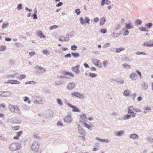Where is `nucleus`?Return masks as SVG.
I'll return each mask as SVG.
<instances>
[{
  "label": "nucleus",
  "instance_id": "1",
  "mask_svg": "<svg viewBox=\"0 0 153 153\" xmlns=\"http://www.w3.org/2000/svg\"><path fill=\"white\" fill-rule=\"evenodd\" d=\"M32 101L36 105L42 104L45 102V100L42 97L36 96H32Z\"/></svg>",
  "mask_w": 153,
  "mask_h": 153
},
{
  "label": "nucleus",
  "instance_id": "2",
  "mask_svg": "<svg viewBox=\"0 0 153 153\" xmlns=\"http://www.w3.org/2000/svg\"><path fill=\"white\" fill-rule=\"evenodd\" d=\"M8 109L11 112L17 114H21V111L19 107L17 105H14L10 104L8 105Z\"/></svg>",
  "mask_w": 153,
  "mask_h": 153
},
{
  "label": "nucleus",
  "instance_id": "3",
  "mask_svg": "<svg viewBox=\"0 0 153 153\" xmlns=\"http://www.w3.org/2000/svg\"><path fill=\"white\" fill-rule=\"evenodd\" d=\"M39 144L37 141H34L32 143L30 147V149L32 151H36L39 150Z\"/></svg>",
  "mask_w": 153,
  "mask_h": 153
},
{
  "label": "nucleus",
  "instance_id": "4",
  "mask_svg": "<svg viewBox=\"0 0 153 153\" xmlns=\"http://www.w3.org/2000/svg\"><path fill=\"white\" fill-rule=\"evenodd\" d=\"M128 114L130 115L132 117H135L136 114L133 111V106L132 105L128 106Z\"/></svg>",
  "mask_w": 153,
  "mask_h": 153
},
{
  "label": "nucleus",
  "instance_id": "5",
  "mask_svg": "<svg viewBox=\"0 0 153 153\" xmlns=\"http://www.w3.org/2000/svg\"><path fill=\"white\" fill-rule=\"evenodd\" d=\"M19 148V146L18 143H13L11 144L10 146V150L12 151H14L17 150Z\"/></svg>",
  "mask_w": 153,
  "mask_h": 153
},
{
  "label": "nucleus",
  "instance_id": "6",
  "mask_svg": "<svg viewBox=\"0 0 153 153\" xmlns=\"http://www.w3.org/2000/svg\"><path fill=\"white\" fill-rule=\"evenodd\" d=\"M73 120L71 114L68 113L64 119V121L67 123H70L72 122Z\"/></svg>",
  "mask_w": 153,
  "mask_h": 153
},
{
  "label": "nucleus",
  "instance_id": "7",
  "mask_svg": "<svg viewBox=\"0 0 153 153\" xmlns=\"http://www.w3.org/2000/svg\"><path fill=\"white\" fill-rule=\"evenodd\" d=\"M71 95L77 97L79 98L83 99L84 97V95L80 93L75 92L71 93Z\"/></svg>",
  "mask_w": 153,
  "mask_h": 153
},
{
  "label": "nucleus",
  "instance_id": "8",
  "mask_svg": "<svg viewBox=\"0 0 153 153\" xmlns=\"http://www.w3.org/2000/svg\"><path fill=\"white\" fill-rule=\"evenodd\" d=\"M76 86V83L74 82H71L69 83L67 86V88L69 90L72 91Z\"/></svg>",
  "mask_w": 153,
  "mask_h": 153
},
{
  "label": "nucleus",
  "instance_id": "9",
  "mask_svg": "<svg viewBox=\"0 0 153 153\" xmlns=\"http://www.w3.org/2000/svg\"><path fill=\"white\" fill-rule=\"evenodd\" d=\"M85 20L82 17H80V24L82 25H84L85 22H86L88 24H89L90 19L87 17L85 18Z\"/></svg>",
  "mask_w": 153,
  "mask_h": 153
},
{
  "label": "nucleus",
  "instance_id": "10",
  "mask_svg": "<svg viewBox=\"0 0 153 153\" xmlns=\"http://www.w3.org/2000/svg\"><path fill=\"white\" fill-rule=\"evenodd\" d=\"M11 94V93L9 91H1V96L4 97H9Z\"/></svg>",
  "mask_w": 153,
  "mask_h": 153
},
{
  "label": "nucleus",
  "instance_id": "11",
  "mask_svg": "<svg viewBox=\"0 0 153 153\" xmlns=\"http://www.w3.org/2000/svg\"><path fill=\"white\" fill-rule=\"evenodd\" d=\"M95 139L98 141L102 143H108L110 142V140L108 139H101L98 137H96L95 138Z\"/></svg>",
  "mask_w": 153,
  "mask_h": 153
},
{
  "label": "nucleus",
  "instance_id": "12",
  "mask_svg": "<svg viewBox=\"0 0 153 153\" xmlns=\"http://www.w3.org/2000/svg\"><path fill=\"white\" fill-rule=\"evenodd\" d=\"M78 128L79 132L81 135H85L86 134L85 131L80 125H78Z\"/></svg>",
  "mask_w": 153,
  "mask_h": 153
},
{
  "label": "nucleus",
  "instance_id": "13",
  "mask_svg": "<svg viewBox=\"0 0 153 153\" xmlns=\"http://www.w3.org/2000/svg\"><path fill=\"white\" fill-rule=\"evenodd\" d=\"M67 105L70 108H72V111L73 112H80V110L77 107L74 106H73L69 103H68Z\"/></svg>",
  "mask_w": 153,
  "mask_h": 153
},
{
  "label": "nucleus",
  "instance_id": "14",
  "mask_svg": "<svg viewBox=\"0 0 153 153\" xmlns=\"http://www.w3.org/2000/svg\"><path fill=\"white\" fill-rule=\"evenodd\" d=\"M35 68L40 73H43L45 72V69L40 66H36Z\"/></svg>",
  "mask_w": 153,
  "mask_h": 153
},
{
  "label": "nucleus",
  "instance_id": "15",
  "mask_svg": "<svg viewBox=\"0 0 153 153\" xmlns=\"http://www.w3.org/2000/svg\"><path fill=\"white\" fill-rule=\"evenodd\" d=\"M80 67V65H77L74 67L72 68L71 70L75 73L77 74H79L80 73V71L79 70Z\"/></svg>",
  "mask_w": 153,
  "mask_h": 153
},
{
  "label": "nucleus",
  "instance_id": "16",
  "mask_svg": "<svg viewBox=\"0 0 153 153\" xmlns=\"http://www.w3.org/2000/svg\"><path fill=\"white\" fill-rule=\"evenodd\" d=\"M2 22L1 24V28L2 29H5L8 27L9 26V23L7 22H2V20H1V22Z\"/></svg>",
  "mask_w": 153,
  "mask_h": 153
},
{
  "label": "nucleus",
  "instance_id": "17",
  "mask_svg": "<svg viewBox=\"0 0 153 153\" xmlns=\"http://www.w3.org/2000/svg\"><path fill=\"white\" fill-rule=\"evenodd\" d=\"M137 75L135 72L132 73L129 75L130 78L133 81H135L137 79Z\"/></svg>",
  "mask_w": 153,
  "mask_h": 153
},
{
  "label": "nucleus",
  "instance_id": "18",
  "mask_svg": "<svg viewBox=\"0 0 153 153\" xmlns=\"http://www.w3.org/2000/svg\"><path fill=\"white\" fill-rule=\"evenodd\" d=\"M36 35L39 36L41 39H44L46 37V36L43 33L41 30H38L36 32Z\"/></svg>",
  "mask_w": 153,
  "mask_h": 153
},
{
  "label": "nucleus",
  "instance_id": "19",
  "mask_svg": "<svg viewBox=\"0 0 153 153\" xmlns=\"http://www.w3.org/2000/svg\"><path fill=\"white\" fill-rule=\"evenodd\" d=\"M122 33V32H120L119 33H117L115 32H113L111 34V37L114 39L117 38Z\"/></svg>",
  "mask_w": 153,
  "mask_h": 153
},
{
  "label": "nucleus",
  "instance_id": "20",
  "mask_svg": "<svg viewBox=\"0 0 153 153\" xmlns=\"http://www.w3.org/2000/svg\"><path fill=\"white\" fill-rule=\"evenodd\" d=\"M129 137L130 138L134 140L138 138V137L137 134L135 133H133L130 134L129 135Z\"/></svg>",
  "mask_w": 153,
  "mask_h": 153
},
{
  "label": "nucleus",
  "instance_id": "21",
  "mask_svg": "<svg viewBox=\"0 0 153 153\" xmlns=\"http://www.w3.org/2000/svg\"><path fill=\"white\" fill-rule=\"evenodd\" d=\"M124 131L123 130H121L115 132L114 134L115 136L118 137H121L123 134Z\"/></svg>",
  "mask_w": 153,
  "mask_h": 153
},
{
  "label": "nucleus",
  "instance_id": "22",
  "mask_svg": "<svg viewBox=\"0 0 153 153\" xmlns=\"http://www.w3.org/2000/svg\"><path fill=\"white\" fill-rule=\"evenodd\" d=\"M64 74L66 76V78L69 79V77L67 76H68L73 77L74 76V74L71 72H68L67 71H65L64 72Z\"/></svg>",
  "mask_w": 153,
  "mask_h": 153
},
{
  "label": "nucleus",
  "instance_id": "23",
  "mask_svg": "<svg viewBox=\"0 0 153 153\" xmlns=\"http://www.w3.org/2000/svg\"><path fill=\"white\" fill-rule=\"evenodd\" d=\"M7 121L9 123L13 124H16L19 123L18 120L15 119H13L12 118L8 119Z\"/></svg>",
  "mask_w": 153,
  "mask_h": 153
},
{
  "label": "nucleus",
  "instance_id": "24",
  "mask_svg": "<svg viewBox=\"0 0 153 153\" xmlns=\"http://www.w3.org/2000/svg\"><path fill=\"white\" fill-rule=\"evenodd\" d=\"M80 120L81 121L83 122H86V117L85 115L84 114H82L80 115Z\"/></svg>",
  "mask_w": 153,
  "mask_h": 153
},
{
  "label": "nucleus",
  "instance_id": "25",
  "mask_svg": "<svg viewBox=\"0 0 153 153\" xmlns=\"http://www.w3.org/2000/svg\"><path fill=\"white\" fill-rule=\"evenodd\" d=\"M123 94L126 97H128L130 95V91L129 90H125L123 92Z\"/></svg>",
  "mask_w": 153,
  "mask_h": 153
},
{
  "label": "nucleus",
  "instance_id": "26",
  "mask_svg": "<svg viewBox=\"0 0 153 153\" xmlns=\"http://www.w3.org/2000/svg\"><path fill=\"white\" fill-rule=\"evenodd\" d=\"M142 89L144 90H146L148 88V85L146 82H143L141 85Z\"/></svg>",
  "mask_w": 153,
  "mask_h": 153
},
{
  "label": "nucleus",
  "instance_id": "27",
  "mask_svg": "<svg viewBox=\"0 0 153 153\" xmlns=\"http://www.w3.org/2000/svg\"><path fill=\"white\" fill-rule=\"evenodd\" d=\"M152 44L153 43H151L150 41H148L144 42L143 44L142 45L149 47H152Z\"/></svg>",
  "mask_w": 153,
  "mask_h": 153
},
{
  "label": "nucleus",
  "instance_id": "28",
  "mask_svg": "<svg viewBox=\"0 0 153 153\" xmlns=\"http://www.w3.org/2000/svg\"><path fill=\"white\" fill-rule=\"evenodd\" d=\"M125 50L124 47H120L119 48H116L115 52L117 53H119L121 51H123Z\"/></svg>",
  "mask_w": 153,
  "mask_h": 153
},
{
  "label": "nucleus",
  "instance_id": "29",
  "mask_svg": "<svg viewBox=\"0 0 153 153\" xmlns=\"http://www.w3.org/2000/svg\"><path fill=\"white\" fill-rule=\"evenodd\" d=\"M106 22L105 18L104 17H102L100 19V26L103 25Z\"/></svg>",
  "mask_w": 153,
  "mask_h": 153
},
{
  "label": "nucleus",
  "instance_id": "30",
  "mask_svg": "<svg viewBox=\"0 0 153 153\" xmlns=\"http://www.w3.org/2000/svg\"><path fill=\"white\" fill-rule=\"evenodd\" d=\"M125 28L126 29H129L134 28V27L130 23H126L125 24Z\"/></svg>",
  "mask_w": 153,
  "mask_h": 153
},
{
  "label": "nucleus",
  "instance_id": "31",
  "mask_svg": "<svg viewBox=\"0 0 153 153\" xmlns=\"http://www.w3.org/2000/svg\"><path fill=\"white\" fill-rule=\"evenodd\" d=\"M143 109L144 110V113L146 114L148 112H150V111L151 110V108L149 106H147L144 107Z\"/></svg>",
  "mask_w": 153,
  "mask_h": 153
},
{
  "label": "nucleus",
  "instance_id": "32",
  "mask_svg": "<svg viewBox=\"0 0 153 153\" xmlns=\"http://www.w3.org/2000/svg\"><path fill=\"white\" fill-rule=\"evenodd\" d=\"M18 79L19 80H22L25 79L26 77V76L25 74H21L17 76Z\"/></svg>",
  "mask_w": 153,
  "mask_h": 153
},
{
  "label": "nucleus",
  "instance_id": "33",
  "mask_svg": "<svg viewBox=\"0 0 153 153\" xmlns=\"http://www.w3.org/2000/svg\"><path fill=\"white\" fill-rule=\"evenodd\" d=\"M82 126L88 128L90 130H92V127L90 125L86 123L85 122L84 123Z\"/></svg>",
  "mask_w": 153,
  "mask_h": 153
},
{
  "label": "nucleus",
  "instance_id": "34",
  "mask_svg": "<svg viewBox=\"0 0 153 153\" xmlns=\"http://www.w3.org/2000/svg\"><path fill=\"white\" fill-rule=\"evenodd\" d=\"M22 133V131H20L18 132H17L16 133V135L15 137H14V139H17L19 137L21 136Z\"/></svg>",
  "mask_w": 153,
  "mask_h": 153
},
{
  "label": "nucleus",
  "instance_id": "35",
  "mask_svg": "<svg viewBox=\"0 0 153 153\" xmlns=\"http://www.w3.org/2000/svg\"><path fill=\"white\" fill-rule=\"evenodd\" d=\"M122 66L124 68L127 69H129L131 68L130 65L126 63L123 64Z\"/></svg>",
  "mask_w": 153,
  "mask_h": 153
},
{
  "label": "nucleus",
  "instance_id": "36",
  "mask_svg": "<svg viewBox=\"0 0 153 153\" xmlns=\"http://www.w3.org/2000/svg\"><path fill=\"white\" fill-rule=\"evenodd\" d=\"M17 74H18L17 73H15L12 74H9L7 75V77L8 78H13L16 77V75Z\"/></svg>",
  "mask_w": 153,
  "mask_h": 153
},
{
  "label": "nucleus",
  "instance_id": "37",
  "mask_svg": "<svg viewBox=\"0 0 153 153\" xmlns=\"http://www.w3.org/2000/svg\"><path fill=\"white\" fill-rule=\"evenodd\" d=\"M88 74L90 76L93 78H95L97 76V74L96 73L89 72Z\"/></svg>",
  "mask_w": 153,
  "mask_h": 153
},
{
  "label": "nucleus",
  "instance_id": "38",
  "mask_svg": "<svg viewBox=\"0 0 153 153\" xmlns=\"http://www.w3.org/2000/svg\"><path fill=\"white\" fill-rule=\"evenodd\" d=\"M135 53L137 55H146V53L144 52H141L139 51H137L135 52Z\"/></svg>",
  "mask_w": 153,
  "mask_h": 153
},
{
  "label": "nucleus",
  "instance_id": "39",
  "mask_svg": "<svg viewBox=\"0 0 153 153\" xmlns=\"http://www.w3.org/2000/svg\"><path fill=\"white\" fill-rule=\"evenodd\" d=\"M56 101L57 104L59 105L60 106H62L63 105V103H62V101L59 98H57L56 99Z\"/></svg>",
  "mask_w": 153,
  "mask_h": 153
},
{
  "label": "nucleus",
  "instance_id": "40",
  "mask_svg": "<svg viewBox=\"0 0 153 153\" xmlns=\"http://www.w3.org/2000/svg\"><path fill=\"white\" fill-rule=\"evenodd\" d=\"M121 27V25H120L118 24L116 25L114 28V31L115 32L117 31Z\"/></svg>",
  "mask_w": 153,
  "mask_h": 153
},
{
  "label": "nucleus",
  "instance_id": "41",
  "mask_svg": "<svg viewBox=\"0 0 153 153\" xmlns=\"http://www.w3.org/2000/svg\"><path fill=\"white\" fill-rule=\"evenodd\" d=\"M110 4V1H108V0H102L101 3V5L103 6L105 4Z\"/></svg>",
  "mask_w": 153,
  "mask_h": 153
},
{
  "label": "nucleus",
  "instance_id": "42",
  "mask_svg": "<svg viewBox=\"0 0 153 153\" xmlns=\"http://www.w3.org/2000/svg\"><path fill=\"white\" fill-rule=\"evenodd\" d=\"M123 30L124 31L123 33V36H127L128 35L129 32L127 30L125 29V28H123Z\"/></svg>",
  "mask_w": 153,
  "mask_h": 153
},
{
  "label": "nucleus",
  "instance_id": "43",
  "mask_svg": "<svg viewBox=\"0 0 153 153\" xmlns=\"http://www.w3.org/2000/svg\"><path fill=\"white\" fill-rule=\"evenodd\" d=\"M131 115L129 114H127L124 115L123 117V119L124 120H128L130 118Z\"/></svg>",
  "mask_w": 153,
  "mask_h": 153
},
{
  "label": "nucleus",
  "instance_id": "44",
  "mask_svg": "<svg viewBox=\"0 0 153 153\" xmlns=\"http://www.w3.org/2000/svg\"><path fill=\"white\" fill-rule=\"evenodd\" d=\"M139 29L140 30L142 31H148V30H147L146 27H144L143 26H141L139 27Z\"/></svg>",
  "mask_w": 153,
  "mask_h": 153
},
{
  "label": "nucleus",
  "instance_id": "45",
  "mask_svg": "<svg viewBox=\"0 0 153 153\" xmlns=\"http://www.w3.org/2000/svg\"><path fill=\"white\" fill-rule=\"evenodd\" d=\"M142 23V21L140 19H137L136 20L135 24L136 25L141 24Z\"/></svg>",
  "mask_w": 153,
  "mask_h": 153
},
{
  "label": "nucleus",
  "instance_id": "46",
  "mask_svg": "<svg viewBox=\"0 0 153 153\" xmlns=\"http://www.w3.org/2000/svg\"><path fill=\"white\" fill-rule=\"evenodd\" d=\"M72 56L75 58H77L79 56V54L77 53H72Z\"/></svg>",
  "mask_w": 153,
  "mask_h": 153
},
{
  "label": "nucleus",
  "instance_id": "47",
  "mask_svg": "<svg viewBox=\"0 0 153 153\" xmlns=\"http://www.w3.org/2000/svg\"><path fill=\"white\" fill-rule=\"evenodd\" d=\"M59 41L61 42L65 41V38L63 36H59Z\"/></svg>",
  "mask_w": 153,
  "mask_h": 153
},
{
  "label": "nucleus",
  "instance_id": "48",
  "mask_svg": "<svg viewBox=\"0 0 153 153\" xmlns=\"http://www.w3.org/2000/svg\"><path fill=\"white\" fill-rule=\"evenodd\" d=\"M92 63L96 66L98 64V60L95 58H94L92 59Z\"/></svg>",
  "mask_w": 153,
  "mask_h": 153
},
{
  "label": "nucleus",
  "instance_id": "49",
  "mask_svg": "<svg viewBox=\"0 0 153 153\" xmlns=\"http://www.w3.org/2000/svg\"><path fill=\"white\" fill-rule=\"evenodd\" d=\"M146 139L147 140L149 141L150 142H153V137H147Z\"/></svg>",
  "mask_w": 153,
  "mask_h": 153
},
{
  "label": "nucleus",
  "instance_id": "50",
  "mask_svg": "<svg viewBox=\"0 0 153 153\" xmlns=\"http://www.w3.org/2000/svg\"><path fill=\"white\" fill-rule=\"evenodd\" d=\"M58 27V26L56 25H53L51 26L50 27V29L51 30H52L54 29H56Z\"/></svg>",
  "mask_w": 153,
  "mask_h": 153
},
{
  "label": "nucleus",
  "instance_id": "51",
  "mask_svg": "<svg viewBox=\"0 0 153 153\" xmlns=\"http://www.w3.org/2000/svg\"><path fill=\"white\" fill-rule=\"evenodd\" d=\"M136 94L135 93L131 95V98L132 100H134L136 97Z\"/></svg>",
  "mask_w": 153,
  "mask_h": 153
},
{
  "label": "nucleus",
  "instance_id": "52",
  "mask_svg": "<svg viewBox=\"0 0 153 153\" xmlns=\"http://www.w3.org/2000/svg\"><path fill=\"white\" fill-rule=\"evenodd\" d=\"M134 111L136 112H141L142 111L140 109L137 108H134L133 107Z\"/></svg>",
  "mask_w": 153,
  "mask_h": 153
},
{
  "label": "nucleus",
  "instance_id": "53",
  "mask_svg": "<svg viewBox=\"0 0 153 153\" xmlns=\"http://www.w3.org/2000/svg\"><path fill=\"white\" fill-rule=\"evenodd\" d=\"M75 12L78 15H79L81 13L80 10L79 9H76V10H75Z\"/></svg>",
  "mask_w": 153,
  "mask_h": 153
},
{
  "label": "nucleus",
  "instance_id": "54",
  "mask_svg": "<svg viewBox=\"0 0 153 153\" xmlns=\"http://www.w3.org/2000/svg\"><path fill=\"white\" fill-rule=\"evenodd\" d=\"M77 47L76 45H72L71 47V49L73 50H76Z\"/></svg>",
  "mask_w": 153,
  "mask_h": 153
},
{
  "label": "nucleus",
  "instance_id": "55",
  "mask_svg": "<svg viewBox=\"0 0 153 153\" xmlns=\"http://www.w3.org/2000/svg\"><path fill=\"white\" fill-rule=\"evenodd\" d=\"M19 126H16L13 127H12V129L14 130H17L19 129Z\"/></svg>",
  "mask_w": 153,
  "mask_h": 153
},
{
  "label": "nucleus",
  "instance_id": "56",
  "mask_svg": "<svg viewBox=\"0 0 153 153\" xmlns=\"http://www.w3.org/2000/svg\"><path fill=\"white\" fill-rule=\"evenodd\" d=\"M146 25L148 27V28H150L152 27V24L151 23H149L146 24Z\"/></svg>",
  "mask_w": 153,
  "mask_h": 153
},
{
  "label": "nucleus",
  "instance_id": "57",
  "mask_svg": "<svg viewBox=\"0 0 153 153\" xmlns=\"http://www.w3.org/2000/svg\"><path fill=\"white\" fill-rule=\"evenodd\" d=\"M108 64V61L107 60L104 61L103 62V66L105 67H106V65Z\"/></svg>",
  "mask_w": 153,
  "mask_h": 153
},
{
  "label": "nucleus",
  "instance_id": "58",
  "mask_svg": "<svg viewBox=\"0 0 153 153\" xmlns=\"http://www.w3.org/2000/svg\"><path fill=\"white\" fill-rule=\"evenodd\" d=\"M6 47L5 46H1V51H4L6 49Z\"/></svg>",
  "mask_w": 153,
  "mask_h": 153
},
{
  "label": "nucleus",
  "instance_id": "59",
  "mask_svg": "<svg viewBox=\"0 0 153 153\" xmlns=\"http://www.w3.org/2000/svg\"><path fill=\"white\" fill-rule=\"evenodd\" d=\"M1 109L6 110V108L5 105L2 104H1Z\"/></svg>",
  "mask_w": 153,
  "mask_h": 153
},
{
  "label": "nucleus",
  "instance_id": "60",
  "mask_svg": "<svg viewBox=\"0 0 153 153\" xmlns=\"http://www.w3.org/2000/svg\"><path fill=\"white\" fill-rule=\"evenodd\" d=\"M22 4H18L17 8V10H20L22 9Z\"/></svg>",
  "mask_w": 153,
  "mask_h": 153
},
{
  "label": "nucleus",
  "instance_id": "61",
  "mask_svg": "<svg viewBox=\"0 0 153 153\" xmlns=\"http://www.w3.org/2000/svg\"><path fill=\"white\" fill-rule=\"evenodd\" d=\"M20 84V82L18 80H14L13 81V84L19 85Z\"/></svg>",
  "mask_w": 153,
  "mask_h": 153
},
{
  "label": "nucleus",
  "instance_id": "62",
  "mask_svg": "<svg viewBox=\"0 0 153 153\" xmlns=\"http://www.w3.org/2000/svg\"><path fill=\"white\" fill-rule=\"evenodd\" d=\"M100 31L101 33L104 34L106 33L107 30L105 29H102Z\"/></svg>",
  "mask_w": 153,
  "mask_h": 153
},
{
  "label": "nucleus",
  "instance_id": "63",
  "mask_svg": "<svg viewBox=\"0 0 153 153\" xmlns=\"http://www.w3.org/2000/svg\"><path fill=\"white\" fill-rule=\"evenodd\" d=\"M136 72L138 74V75L140 77V78L141 79L142 78V76H141L142 75H141V73L140 72L137 70H136Z\"/></svg>",
  "mask_w": 153,
  "mask_h": 153
},
{
  "label": "nucleus",
  "instance_id": "64",
  "mask_svg": "<svg viewBox=\"0 0 153 153\" xmlns=\"http://www.w3.org/2000/svg\"><path fill=\"white\" fill-rule=\"evenodd\" d=\"M43 53L44 54L47 55L49 53L48 51L46 49L42 51Z\"/></svg>",
  "mask_w": 153,
  "mask_h": 153
}]
</instances>
